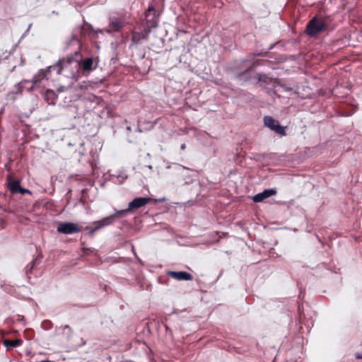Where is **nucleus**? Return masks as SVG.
Wrapping results in <instances>:
<instances>
[{
	"label": "nucleus",
	"mask_w": 362,
	"mask_h": 362,
	"mask_svg": "<svg viewBox=\"0 0 362 362\" xmlns=\"http://www.w3.org/2000/svg\"><path fill=\"white\" fill-rule=\"evenodd\" d=\"M59 67L57 73L59 74L64 69L71 74V78L77 80L80 77V60L73 57H67L59 60L56 66Z\"/></svg>",
	"instance_id": "f257e3e1"
},
{
	"label": "nucleus",
	"mask_w": 362,
	"mask_h": 362,
	"mask_svg": "<svg viewBox=\"0 0 362 362\" xmlns=\"http://www.w3.org/2000/svg\"><path fill=\"white\" fill-rule=\"evenodd\" d=\"M264 123L267 127L276 133L279 134H285L284 128L279 124L277 120L274 119L272 117H265L264 118Z\"/></svg>",
	"instance_id": "423d86ee"
},
{
	"label": "nucleus",
	"mask_w": 362,
	"mask_h": 362,
	"mask_svg": "<svg viewBox=\"0 0 362 362\" xmlns=\"http://www.w3.org/2000/svg\"><path fill=\"white\" fill-rule=\"evenodd\" d=\"M150 200H151V198H149V197L136 198L132 202L129 203L128 210L132 211V210L139 209V208L146 205Z\"/></svg>",
	"instance_id": "0eeeda50"
},
{
	"label": "nucleus",
	"mask_w": 362,
	"mask_h": 362,
	"mask_svg": "<svg viewBox=\"0 0 362 362\" xmlns=\"http://www.w3.org/2000/svg\"><path fill=\"white\" fill-rule=\"evenodd\" d=\"M80 230L81 228L77 224L70 222L61 223L57 227V232L64 234H72Z\"/></svg>",
	"instance_id": "20e7f679"
},
{
	"label": "nucleus",
	"mask_w": 362,
	"mask_h": 362,
	"mask_svg": "<svg viewBox=\"0 0 362 362\" xmlns=\"http://www.w3.org/2000/svg\"><path fill=\"white\" fill-rule=\"evenodd\" d=\"M275 194H276L275 189H265L262 192L258 193L256 195H255L252 198V200L255 202H261L263 200H264L265 199H267L271 196H273Z\"/></svg>",
	"instance_id": "1a4fd4ad"
},
{
	"label": "nucleus",
	"mask_w": 362,
	"mask_h": 362,
	"mask_svg": "<svg viewBox=\"0 0 362 362\" xmlns=\"http://www.w3.org/2000/svg\"><path fill=\"white\" fill-rule=\"evenodd\" d=\"M154 10V8L153 6H150L148 9V12L150 13Z\"/></svg>",
	"instance_id": "f3484780"
},
{
	"label": "nucleus",
	"mask_w": 362,
	"mask_h": 362,
	"mask_svg": "<svg viewBox=\"0 0 362 362\" xmlns=\"http://www.w3.org/2000/svg\"><path fill=\"white\" fill-rule=\"evenodd\" d=\"M326 26L323 19L315 17L307 25V33L310 36H315L325 30Z\"/></svg>",
	"instance_id": "f03ea898"
},
{
	"label": "nucleus",
	"mask_w": 362,
	"mask_h": 362,
	"mask_svg": "<svg viewBox=\"0 0 362 362\" xmlns=\"http://www.w3.org/2000/svg\"><path fill=\"white\" fill-rule=\"evenodd\" d=\"M160 202L164 201V199H159Z\"/></svg>",
	"instance_id": "412c9836"
},
{
	"label": "nucleus",
	"mask_w": 362,
	"mask_h": 362,
	"mask_svg": "<svg viewBox=\"0 0 362 362\" xmlns=\"http://www.w3.org/2000/svg\"><path fill=\"white\" fill-rule=\"evenodd\" d=\"M19 192L21 194H25V193H29V194L31 193L30 190H28L27 189H23L22 187H21V189H20Z\"/></svg>",
	"instance_id": "dca6fc26"
},
{
	"label": "nucleus",
	"mask_w": 362,
	"mask_h": 362,
	"mask_svg": "<svg viewBox=\"0 0 362 362\" xmlns=\"http://www.w3.org/2000/svg\"><path fill=\"white\" fill-rule=\"evenodd\" d=\"M111 223H112V216H107L100 221L93 222V228L86 227V228L88 230V234L90 235H93L97 230H99Z\"/></svg>",
	"instance_id": "39448f33"
},
{
	"label": "nucleus",
	"mask_w": 362,
	"mask_h": 362,
	"mask_svg": "<svg viewBox=\"0 0 362 362\" xmlns=\"http://www.w3.org/2000/svg\"><path fill=\"white\" fill-rule=\"evenodd\" d=\"M356 357L357 358H362V354H357L356 355Z\"/></svg>",
	"instance_id": "a211bd4d"
},
{
	"label": "nucleus",
	"mask_w": 362,
	"mask_h": 362,
	"mask_svg": "<svg viewBox=\"0 0 362 362\" xmlns=\"http://www.w3.org/2000/svg\"><path fill=\"white\" fill-rule=\"evenodd\" d=\"M21 344H22V341L21 339H15V340L5 339L4 341V344L7 348L17 347V346H20Z\"/></svg>",
	"instance_id": "f8f14e48"
},
{
	"label": "nucleus",
	"mask_w": 362,
	"mask_h": 362,
	"mask_svg": "<svg viewBox=\"0 0 362 362\" xmlns=\"http://www.w3.org/2000/svg\"><path fill=\"white\" fill-rule=\"evenodd\" d=\"M97 64L94 63L92 58H86L80 60V76H88L92 71L95 69Z\"/></svg>",
	"instance_id": "7ed1b4c3"
},
{
	"label": "nucleus",
	"mask_w": 362,
	"mask_h": 362,
	"mask_svg": "<svg viewBox=\"0 0 362 362\" xmlns=\"http://www.w3.org/2000/svg\"><path fill=\"white\" fill-rule=\"evenodd\" d=\"M168 275L178 281H189L192 279V276L186 272H173L169 271Z\"/></svg>",
	"instance_id": "6e6552de"
},
{
	"label": "nucleus",
	"mask_w": 362,
	"mask_h": 362,
	"mask_svg": "<svg viewBox=\"0 0 362 362\" xmlns=\"http://www.w3.org/2000/svg\"><path fill=\"white\" fill-rule=\"evenodd\" d=\"M64 329H68L69 331H71V329H70L69 326H65L64 327Z\"/></svg>",
	"instance_id": "aec40b11"
},
{
	"label": "nucleus",
	"mask_w": 362,
	"mask_h": 362,
	"mask_svg": "<svg viewBox=\"0 0 362 362\" xmlns=\"http://www.w3.org/2000/svg\"><path fill=\"white\" fill-rule=\"evenodd\" d=\"M128 211H130V210H128V209L117 211L115 214L110 216H112V222L116 218L125 215Z\"/></svg>",
	"instance_id": "4468645a"
},
{
	"label": "nucleus",
	"mask_w": 362,
	"mask_h": 362,
	"mask_svg": "<svg viewBox=\"0 0 362 362\" xmlns=\"http://www.w3.org/2000/svg\"><path fill=\"white\" fill-rule=\"evenodd\" d=\"M7 180L8 187L11 192L13 194L19 192L21 187L20 186V182L18 180H13L11 176H8Z\"/></svg>",
	"instance_id": "9b49d317"
},
{
	"label": "nucleus",
	"mask_w": 362,
	"mask_h": 362,
	"mask_svg": "<svg viewBox=\"0 0 362 362\" xmlns=\"http://www.w3.org/2000/svg\"><path fill=\"white\" fill-rule=\"evenodd\" d=\"M185 147H186V146H185V144H182V145L181 146V149H182V150H184V149L185 148Z\"/></svg>",
	"instance_id": "6ab92c4d"
},
{
	"label": "nucleus",
	"mask_w": 362,
	"mask_h": 362,
	"mask_svg": "<svg viewBox=\"0 0 362 362\" xmlns=\"http://www.w3.org/2000/svg\"><path fill=\"white\" fill-rule=\"evenodd\" d=\"M110 26L112 30L116 31L121 28L122 24L119 21H112L110 24Z\"/></svg>",
	"instance_id": "2eb2a0df"
},
{
	"label": "nucleus",
	"mask_w": 362,
	"mask_h": 362,
	"mask_svg": "<svg viewBox=\"0 0 362 362\" xmlns=\"http://www.w3.org/2000/svg\"><path fill=\"white\" fill-rule=\"evenodd\" d=\"M57 69V66H49L46 69H42L40 70L32 79V81L34 85L37 84L41 80L45 78L46 77L47 73L49 72L52 69Z\"/></svg>",
	"instance_id": "9d476101"
},
{
	"label": "nucleus",
	"mask_w": 362,
	"mask_h": 362,
	"mask_svg": "<svg viewBox=\"0 0 362 362\" xmlns=\"http://www.w3.org/2000/svg\"><path fill=\"white\" fill-rule=\"evenodd\" d=\"M275 88H276V90H275L276 92L284 91V92H288V93H291L293 92V90L292 88L287 87L285 85H278L275 87Z\"/></svg>",
	"instance_id": "ddd939ff"
}]
</instances>
